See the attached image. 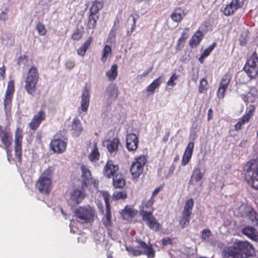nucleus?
<instances>
[{"label": "nucleus", "instance_id": "obj_1", "mask_svg": "<svg viewBox=\"0 0 258 258\" xmlns=\"http://www.w3.org/2000/svg\"><path fill=\"white\" fill-rule=\"evenodd\" d=\"M226 249L227 253L232 255L234 258H247L254 253L252 245L247 241H238ZM228 255H229V254Z\"/></svg>", "mask_w": 258, "mask_h": 258}, {"label": "nucleus", "instance_id": "obj_39", "mask_svg": "<svg viewBox=\"0 0 258 258\" xmlns=\"http://www.w3.org/2000/svg\"><path fill=\"white\" fill-rule=\"evenodd\" d=\"M99 155L98 149L97 147V143H95L93 146V149L90 153L88 157L91 161L93 162L99 159Z\"/></svg>", "mask_w": 258, "mask_h": 258}, {"label": "nucleus", "instance_id": "obj_50", "mask_svg": "<svg viewBox=\"0 0 258 258\" xmlns=\"http://www.w3.org/2000/svg\"><path fill=\"white\" fill-rule=\"evenodd\" d=\"M127 197L125 191H116L114 192L113 195V198L115 200H119V199H125Z\"/></svg>", "mask_w": 258, "mask_h": 258}, {"label": "nucleus", "instance_id": "obj_4", "mask_svg": "<svg viewBox=\"0 0 258 258\" xmlns=\"http://www.w3.org/2000/svg\"><path fill=\"white\" fill-rule=\"evenodd\" d=\"M104 6L102 0H95L92 2V5L89 10L87 23L88 29H94L96 27L97 22L99 18V11Z\"/></svg>", "mask_w": 258, "mask_h": 258}, {"label": "nucleus", "instance_id": "obj_46", "mask_svg": "<svg viewBox=\"0 0 258 258\" xmlns=\"http://www.w3.org/2000/svg\"><path fill=\"white\" fill-rule=\"evenodd\" d=\"M248 32L247 31H244L241 33L239 38V41L240 45L244 46L245 45L247 41Z\"/></svg>", "mask_w": 258, "mask_h": 258}, {"label": "nucleus", "instance_id": "obj_59", "mask_svg": "<svg viewBox=\"0 0 258 258\" xmlns=\"http://www.w3.org/2000/svg\"><path fill=\"white\" fill-rule=\"evenodd\" d=\"M250 118V114L248 113L244 117H242L240 121L244 124L245 122H247Z\"/></svg>", "mask_w": 258, "mask_h": 258}, {"label": "nucleus", "instance_id": "obj_43", "mask_svg": "<svg viewBox=\"0 0 258 258\" xmlns=\"http://www.w3.org/2000/svg\"><path fill=\"white\" fill-rule=\"evenodd\" d=\"M236 81L241 84H244L246 82L250 81L249 78L243 72H239L236 77Z\"/></svg>", "mask_w": 258, "mask_h": 258}, {"label": "nucleus", "instance_id": "obj_9", "mask_svg": "<svg viewBox=\"0 0 258 258\" xmlns=\"http://www.w3.org/2000/svg\"><path fill=\"white\" fill-rule=\"evenodd\" d=\"M135 241L138 243L137 248H142V250L135 249L133 253V256H139L142 254H145L149 258H153L155 256V252L152 245H148L141 239L136 237Z\"/></svg>", "mask_w": 258, "mask_h": 258}, {"label": "nucleus", "instance_id": "obj_48", "mask_svg": "<svg viewBox=\"0 0 258 258\" xmlns=\"http://www.w3.org/2000/svg\"><path fill=\"white\" fill-rule=\"evenodd\" d=\"M36 29L39 35L44 36L46 33V29H45V26L41 22H38L36 26Z\"/></svg>", "mask_w": 258, "mask_h": 258}, {"label": "nucleus", "instance_id": "obj_12", "mask_svg": "<svg viewBox=\"0 0 258 258\" xmlns=\"http://www.w3.org/2000/svg\"><path fill=\"white\" fill-rule=\"evenodd\" d=\"M245 0H232L223 10L225 16H230L234 14L238 9L241 8L244 5Z\"/></svg>", "mask_w": 258, "mask_h": 258}, {"label": "nucleus", "instance_id": "obj_47", "mask_svg": "<svg viewBox=\"0 0 258 258\" xmlns=\"http://www.w3.org/2000/svg\"><path fill=\"white\" fill-rule=\"evenodd\" d=\"M190 216H186L184 214L182 215V217L179 222V225L182 228H184L188 225L190 220Z\"/></svg>", "mask_w": 258, "mask_h": 258}, {"label": "nucleus", "instance_id": "obj_60", "mask_svg": "<svg viewBox=\"0 0 258 258\" xmlns=\"http://www.w3.org/2000/svg\"><path fill=\"white\" fill-rule=\"evenodd\" d=\"M8 18L7 14L5 12H2L0 14V20L1 21H6Z\"/></svg>", "mask_w": 258, "mask_h": 258}, {"label": "nucleus", "instance_id": "obj_61", "mask_svg": "<svg viewBox=\"0 0 258 258\" xmlns=\"http://www.w3.org/2000/svg\"><path fill=\"white\" fill-rule=\"evenodd\" d=\"M162 244L164 246L167 245L168 244L171 243V240L169 238H164L162 240Z\"/></svg>", "mask_w": 258, "mask_h": 258}, {"label": "nucleus", "instance_id": "obj_62", "mask_svg": "<svg viewBox=\"0 0 258 258\" xmlns=\"http://www.w3.org/2000/svg\"><path fill=\"white\" fill-rule=\"evenodd\" d=\"M90 183L93 184L94 186L96 188L98 187V181L97 179L93 178V177L90 180Z\"/></svg>", "mask_w": 258, "mask_h": 258}, {"label": "nucleus", "instance_id": "obj_10", "mask_svg": "<svg viewBox=\"0 0 258 258\" xmlns=\"http://www.w3.org/2000/svg\"><path fill=\"white\" fill-rule=\"evenodd\" d=\"M22 131L20 128H17L15 132L14 143L15 156L19 161H21L22 159Z\"/></svg>", "mask_w": 258, "mask_h": 258}, {"label": "nucleus", "instance_id": "obj_20", "mask_svg": "<svg viewBox=\"0 0 258 258\" xmlns=\"http://www.w3.org/2000/svg\"><path fill=\"white\" fill-rule=\"evenodd\" d=\"M119 170L118 165H114L112 161H108L106 164L104 170L103 174L104 176L110 178Z\"/></svg>", "mask_w": 258, "mask_h": 258}, {"label": "nucleus", "instance_id": "obj_17", "mask_svg": "<svg viewBox=\"0 0 258 258\" xmlns=\"http://www.w3.org/2000/svg\"><path fill=\"white\" fill-rule=\"evenodd\" d=\"M139 140L136 135L128 134L126 138V146L129 151H134L137 150L138 146Z\"/></svg>", "mask_w": 258, "mask_h": 258}, {"label": "nucleus", "instance_id": "obj_5", "mask_svg": "<svg viewBox=\"0 0 258 258\" xmlns=\"http://www.w3.org/2000/svg\"><path fill=\"white\" fill-rule=\"evenodd\" d=\"M75 216L83 223H92L96 216L95 209L89 205L81 206L74 210Z\"/></svg>", "mask_w": 258, "mask_h": 258}, {"label": "nucleus", "instance_id": "obj_49", "mask_svg": "<svg viewBox=\"0 0 258 258\" xmlns=\"http://www.w3.org/2000/svg\"><path fill=\"white\" fill-rule=\"evenodd\" d=\"M14 92V85L13 81H10L8 83L7 91L6 92V96L12 97Z\"/></svg>", "mask_w": 258, "mask_h": 258}, {"label": "nucleus", "instance_id": "obj_26", "mask_svg": "<svg viewBox=\"0 0 258 258\" xmlns=\"http://www.w3.org/2000/svg\"><path fill=\"white\" fill-rule=\"evenodd\" d=\"M243 234L247 236L254 241L258 240V235L256 234V229L250 226H247L242 229Z\"/></svg>", "mask_w": 258, "mask_h": 258}, {"label": "nucleus", "instance_id": "obj_56", "mask_svg": "<svg viewBox=\"0 0 258 258\" xmlns=\"http://www.w3.org/2000/svg\"><path fill=\"white\" fill-rule=\"evenodd\" d=\"M226 89L219 87L217 92V96L219 98H222L224 96L225 92Z\"/></svg>", "mask_w": 258, "mask_h": 258}, {"label": "nucleus", "instance_id": "obj_15", "mask_svg": "<svg viewBox=\"0 0 258 258\" xmlns=\"http://www.w3.org/2000/svg\"><path fill=\"white\" fill-rule=\"evenodd\" d=\"M86 194L84 187L74 189L71 194L70 200L72 203L76 205L80 204L85 198Z\"/></svg>", "mask_w": 258, "mask_h": 258}, {"label": "nucleus", "instance_id": "obj_58", "mask_svg": "<svg viewBox=\"0 0 258 258\" xmlns=\"http://www.w3.org/2000/svg\"><path fill=\"white\" fill-rule=\"evenodd\" d=\"M184 43H183V41H179V40H178L177 43L176 45V50L177 51L181 50L184 46Z\"/></svg>", "mask_w": 258, "mask_h": 258}, {"label": "nucleus", "instance_id": "obj_40", "mask_svg": "<svg viewBox=\"0 0 258 258\" xmlns=\"http://www.w3.org/2000/svg\"><path fill=\"white\" fill-rule=\"evenodd\" d=\"M182 10L180 9H175L171 15V18L174 22H180L182 19Z\"/></svg>", "mask_w": 258, "mask_h": 258}, {"label": "nucleus", "instance_id": "obj_55", "mask_svg": "<svg viewBox=\"0 0 258 258\" xmlns=\"http://www.w3.org/2000/svg\"><path fill=\"white\" fill-rule=\"evenodd\" d=\"M188 37L187 30L184 31L182 33L181 36L179 38V41H183V43L185 42V40Z\"/></svg>", "mask_w": 258, "mask_h": 258}, {"label": "nucleus", "instance_id": "obj_36", "mask_svg": "<svg viewBox=\"0 0 258 258\" xmlns=\"http://www.w3.org/2000/svg\"><path fill=\"white\" fill-rule=\"evenodd\" d=\"M117 64H113L110 70L106 72V76L109 81H112L116 79L117 76Z\"/></svg>", "mask_w": 258, "mask_h": 258}, {"label": "nucleus", "instance_id": "obj_29", "mask_svg": "<svg viewBox=\"0 0 258 258\" xmlns=\"http://www.w3.org/2000/svg\"><path fill=\"white\" fill-rule=\"evenodd\" d=\"M203 33L201 31H197L189 41V44L191 47L199 45L203 38Z\"/></svg>", "mask_w": 258, "mask_h": 258}, {"label": "nucleus", "instance_id": "obj_42", "mask_svg": "<svg viewBox=\"0 0 258 258\" xmlns=\"http://www.w3.org/2000/svg\"><path fill=\"white\" fill-rule=\"evenodd\" d=\"M12 97L6 96L4 99V104L5 112L7 115L10 112L11 106H12Z\"/></svg>", "mask_w": 258, "mask_h": 258}, {"label": "nucleus", "instance_id": "obj_25", "mask_svg": "<svg viewBox=\"0 0 258 258\" xmlns=\"http://www.w3.org/2000/svg\"><path fill=\"white\" fill-rule=\"evenodd\" d=\"M119 28V20L118 18H116L113 22V26L108 34L107 41L109 43L115 42L116 39V32Z\"/></svg>", "mask_w": 258, "mask_h": 258}, {"label": "nucleus", "instance_id": "obj_35", "mask_svg": "<svg viewBox=\"0 0 258 258\" xmlns=\"http://www.w3.org/2000/svg\"><path fill=\"white\" fill-rule=\"evenodd\" d=\"M203 176L204 173L201 172V168L199 167H196L194 169L189 183H190L192 180L199 182L203 178Z\"/></svg>", "mask_w": 258, "mask_h": 258}, {"label": "nucleus", "instance_id": "obj_21", "mask_svg": "<svg viewBox=\"0 0 258 258\" xmlns=\"http://www.w3.org/2000/svg\"><path fill=\"white\" fill-rule=\"evenodd\" d=\"M90 103L89 90L85 87L82 94L81 105L80 109L83 112H86Z\"/></svg>", "mask_w": 258, "mask_h": 258}, {"label": "nucleus", "instance_id": "obj_63", "mask_svg": "<svg viewBox=\"0 0 258 258\" xmlns=\"http://www.w3.org/2000/svg\"><path fill=\"white\" fill-rule=\"evenodd\" d=\"M153 69V67H151V68H149L148 70L144 72L141 75V77H145L146 76H147L149 73H150L152 70Z\"/></svg>", "mask_w": 258, "mask_h": 258}, {"label": "nucleus", "instance_id": "obj_34", "mask_svg": "<svg viewBox=\"0 0 258 258\" xmlns=\"http://www.w3.org/2000/svg\"><path fill=\"white\" fill-rule=\"evenodd\" d=\"M119 144V140L118 139L114 138L110 140L107 146L109 152L111 153L116 154L118 151Z\"/></svg>", "mask_w": 258, "mask_h": 258}, {"label": "nucleus", "instance_id": "obj_6", "mask_svg": "<svg viewBox=\"0 0 258 258\" xmlns=\"http://www.w3.org/2000/svg\"><path fill=\"white\" fill-rule=\"evenodd\" d=\"M39 73L34 66L31 67L28 71L25 80V89L27 93L33 95L36 90V86L38 82Z\"/></svg>", "mask_w": 258, "mask_h": 258}, {"label": "nucleus", "instance_id": "obj_23", "mask_svg": "<svg viewBox=\"0 0 258 258\" xmlns=\"http://www.w3.org/2000/svg\"><path fill=\"white\" fill-rule=\"evenodd\" d=\"M50 147L56 153H62L64 150V142L60 139H55L51 141Z\"/></svg>", "mask_w": 258, "mask_h": 258}, {"label": "nucleus", "instance_id": "obj_11", "mask_svg": "<svg viewBox=\"0 0 258 258\" xmlns=\"http://www.w3.org/2000/svg\"><path fill=\"white\" fill-rule=\"evenodd\" d=\"M109 194L107 191H105L103 194L106 206V211L105 214V219L103 221V224L106 227L111 226L112 224L111 221V212L109 204Z\"/></svg>", "mask_w": 258, "mask_h": 258}, {"label": "nucleus", "instance_id": "obj_31", "mask_svg": "<svg viewBox=\"0 0 258 258\" xmlns=\"http://www.w3.org/2000/svg\"><path fill=\"white\" fill-rule=\"evenodd\" d=\"M93 38L92 36H90L88 39L83 44V45L79 48L77 50L78 54L81 56H84L87 50L90 46L92 42Z\"/></svg>", "mask_w": 258, "mask_h": 258}, {"label": "nucleus", "instance_id": "obj_53", "mask_svg": "<svg viewBox=\"0 0 258 258\" xmlns=\"http://www.w3.org/2000/svg\"><path fill=\"white\" fill-rule=\"evenodd\" d=\"M82 37V34L79 30H76L72 35V38L75 40H78Z\"/></svg>", "mask_w": 258, "mask_h": 258}, {"label": "nucleus", "instance_id": "obj_24", "mask_svg": "<svg viewBox=\"0 0 258 258\" xmlns=\"http://www.w3.org/2000/svg\"><path fill=\"white\" fill-rule=\"evenodd\" d=\"M82 177L83 178L82 187H86L90 184V180L92 178L90 170L85 165L81 166Z\"/></svg>", "mask_w": 258, "mask_h": 258}, {"label": "nucleus", "instance_id": "obj_54", "mask_svg": "<svg viewBox=\"0 0 258 258\" xmlns=\"http://www.w3.org/2000/svg\"><path fill=\"white\" fill-rule=\"evenodd\" d=\"M211 235V232L209 229H204L202 232V238L205 240Z\"/></svg>", "mask_w": 258, "mask_h": 258}, {"label": "nucleus", "instance_id": "obj_30", "mask_svg": "<svg viewBox=\"0 0 258 258\" xmlns=\"http://www.w3.org/2000/svg\"><path fill=\"white\" fill-rule=\"evenodd\" d=\"M136 214V213L134 209L128 208L127 206L120 212V215L122 219L126 220L132 219Z\"/></svg>", "mask_w": 258, "mask_h": 258}, {"label": "nucleus", "instance_id": "obj_18", "mask_svg": "<svg viewBox=\"0 0 258 258\" xmlns=\"http://www.w3.org/2000/svg\"><path fill=\"white\" fill-rule=\"evenodd\" d=\"M154 203V200L152 198L147 201H143L140 208V215L143 216L146 214H152L154 211V208L153 207Z\"/></svg>", "mask_w": 258, "mask_h": 258}, {"label": "nucleus", "instance_id": "obj_44", "mask_svg": "<svg viewBox=\"0 0 258 258\" xmlns=\"http://www.w3.org/2000/svg\"><path fill=\"white\" fill-rule=\"evenodd\" d=\"M111 52L112 50L111 47L106 45L102 50L103 54L101 58L102 62H104L106 61L109 55L111 54Z\"/></svg>", "mask_w": 258, "mask_h": 258}, {"label": "nucleus", "instance_id": "obj_51", "mask_svg": "<svg viewBox=\"0 0 258 258\" xmlns=\"http://www.w3.org/2000/svg\"><path fill=\"white\" fill-rule=\"evenodd\" d=\"M134 162L143 167L147 162V159L144 155H141L137 158L136 161Z\"/></svg>", "mask_w": 258, "mask_h": 258}, {"label": "nucleus", "instance_id": "obj_13", "mask_svg": "<svg viewBox=\"0 0 258 258\" xmlns=\"http://www.w3.org/2000/svg\"><path fill=\"white\" fill-rule=\"evenodd\" d=\"M143 220L146 223L148 227L152 230L155 231H159L161 228L160 224L152 214H146L141 216Z\"/></svg>", "mask_w": 258, "mask_h": 258}, {"label": "nucleus", "instance_id": "obj_22", "mask_svg": "<svg viewBox=\"0 0 258 258\" xmlns=\"http://www.w3.org/2000/svg\"><path fill=\"white\" fill-rule=\"evenodd\" d=\"M194 148V142L190 141L188 143L182 157L181 164L183 166L186 165L191 158L193 149Z\"/></svg>", "mask_w": 258, "mask_h": 258}, {"label": "nucleus", "instance_id": "obj_8", "mask_svg": "<svg viewBox=\"0 0 258 258\" xmlns=\"http://www.w3.org/2000/svg\"><path fill=\"white\" fill-rule=\"evenodd\" d=\"M118 94V88L115 84L111 83L106 87L104 94V104L106 109H110Z\"/></svg>", "mask_w": 258, "mask_h": 258}, {"label": "nucleus", "instance_id": "obj_64", "mask_svg": "<svg viewBox=\"0 0 258 258\" xmlns=\"http://www.w3.org/2000/svg\"><path fill=\"white\" fill-rule=\"evenodd\" d=\"M228 254L229 253H227V249H225L223 251V258H234V257L231 254L228 255Z\"/></svg>", "mask_w": 258, "mask_h": 258}, {"label": "nucleus", "instance_id": "obj_52", "mask_svg": "<svg viewBox=\"0 0 258 258\" xmlns=\"http://www.w3.org/2000/svg\"><path fill=\"white\" fill-rule=\"evenodd\" d=\"M177 78L178 77L175 74H173L167 83V85L171 86H175V83H174V81L177 80Z\"/></svg>", "mask_w": 258, "mask_h": 258}, {"label": "nucleus", "instance_id": "obj_57", "mask_svg": "<svg viewBox=\"0 0 258 258\" xmlns=\"http://www.w3.org/2000/svg\"><path fill=\"white\" fill-rule=\"evenodd\" d=\"M75 66V62L74 60H69L66 63V67L67 69L71 70Z\"/></svg>", "mask_w": 258, "mask_h": 258}, {"label": "nucleus", "instance_id": "obj_32", "mask_svg": "<svg viewBox=\"0 0 258 258\" xmlns=\"http://www.w3.org/2000/svg\"><path fill=\"white\" fill-rule=\"evenodd\" d=\"M164 81V77L160 76L157 79H155L148 87H147V91L153 94L155 90L158 88L160 84Z\"/></svg>", "mask_w": 258, "mask_h": 258}, {"label": "nucleus", "instance_id": "obj_45", "mask_svg": "<svg viewBox=\"0 0 258 258\" xmlns=\"http://www.w3.org/2000/svg\"><path fill=\"white\" fill-rule=\"evenodd\" d=\"M230 82V77L229 75H225L222 78L220 83L219 87L226 89Z\"/></svg>", "mask_w": 258, "mask_h": 258}, {"label": "nucleus", "instance_id": "obj_38", "mask_svg": "<svg viewBox=\"0 0 258 258\" xmlns=\"http://www.w3.org/2000/svg\"><path fill=\"white\" fill-rule=\"evenodd\" d=\"M256 89L255 88H252L250 89L249 92L246 95H244L243 99L245 102H253L255 100V96L254 95Z\"/></svg>", "mask_w": 258, "mask_h": 258}, {"label": "nucleus", "instance_id": "obj_7", "mask_svg": "<svg viewBox=\"0 0 258 258\" xmlns=\"http://www.w3.org/2000/svg\"><path fill=\"white\" fill-rule=\"evenodd\" d=\"M243 70L249 80L258 76V57L255 51L253 52L250 57L247 59Z\"/></svg>", "mask_w": 258, "mask_h": 258}, {"label": "nucleus", "instance_id": "obj_3", "mask_svg": "<svg viewBox=\"0 0 258 258\" xmlns=\"http://www.w3.org/2000/svg\"><path fill=\"white\" fill-rule=\"evenodd\" d=\"M53 172L51 168L45 170L35 184L36 188L41 194H49L51 189Z\"/></svg>", "mask_w": 258, "mask_h": 258}, {"label": "nucleus", "instance_id": "obj_28", "mask_svg": "<svg viewBox=\"0 0 258 258\" xmlns=\"http://www.w3.org/2000/svg\"><path fill=\"white\" fill-rule=\"evenodd\" d=\"M257 216L256 212L249 208H245L244 213L241 214L242 217H248L256 225L258 224Z\"/></svg>", "mask_w": 258, "mask_h": 258}, {"label": "nucleus", "instance_id": "obj_16", "mask_svg": "<svg viewBox=\"0 0 258 258\" xmlns=\"http://www.w3.org/2000/svg\"><path fill=\"white\" fill-rule=\"evenodd\" d=\"M0 139L5 149L8 150L11 146L13 140L12 134L0 126Z\"/></svg>", "mask_w": 258, "mask_h": 258}, {"label": "nucleus", "instance_id": "obj_27", "mask_svg": "<svg viewBox=\"0 0 258 258\" xmlns=\"http://www.w3.org/2000/svg\"><path fill=\"white\" fill-rule=\"evenodd\" d=\"M113 184L116 188H121L125 185V181L122 174L117 173L113 178Z\"/></svg>", "mask_w": 258, "mask_h": 258}, {"label": "nucleus", "instance_id": "obj_33", "mask_svg": "<svg viewBox=\"0 0 258 258\" xmlns=\"http://www.w3.org/2000/svg\"><path fill=\"white\" fill-rule=\"evenodd\" d=\"M143 171V167L138 165L137 163H135V162L132 163L130 168V171L133 178H138L142 173Z\"/></svg>", "mask_w": 258, "mask_h": 258}, {"label": "nucleus", "instance_id": "obj_37", "mask_svg": "<svg viewBox=\"0 0 258 258\" xmlns=\"http://www.w3.org/2000/svg\"><path fill=\"white\" fill-rule=\"evenodd\" d=\"M193 206L194 200L192 199H190L187 200L184 206L183 214L185 215L186 216H190Z\"/></svg>", "mask_w": 258, "mask_h": 258}, {"label": "nucleus", "instance_id": "obj_19", "mask_svg": "<svg viewBox=\"0 0 258 258\" xmlns=\"http://www.w3.org/2000/svg\"><path fill=\"white\" fill-rule=\"evenodd\" d=\"M45 113L42 110H40L34 115L31 121L29 123V127L32 130H36L41 122L45 119Z\"/></svg>", "mask_w": 258, "mask_h": 258}, {"label": "nucleus", "instance_id": "obj_41", "mask_svg": "<svg viewBox=\"0 0 258 258\" xmlns=\"http://www.w3.org/2000/svg\"><path fill=\"white\" fill-rule=\"evenodd\" d=\"M208 81L205 78H202L199 87V93L203 94L206 93L208 90Z\"/></svg>", "mask_w": 258, "mask_h": 258}, {"label": "nucleus", "instance_id": "obj_2", "mask_svg": "<svg viewBox=\"0 0 258 258\" xmlns=\"http://www.w3.org/2000/svg\"><path fill=\"white\" fill-rule=\"evenodd\" d=\"M243 170L248 184L253 188L258 189V161L253 160L247 162Z\"/></svg>", "mask_w": 258, "mask_h": 258}, {"label": "nucleus", "instance_id": "obj_14", "mask_svg": "<svg viewBox=\"0 0 258 258\" xmlns=\"http://www.w3.org/2000/svg\"><path fill=\"white\" fill-rule=\"evenodd\" d=\"M68 128L71 134L75 137L80 136L83 131L81 121L77 117L73 119L71 124L68 125Z\"/></svg>", "mask_w": 258, "mask_h": 258}]
</instances>
